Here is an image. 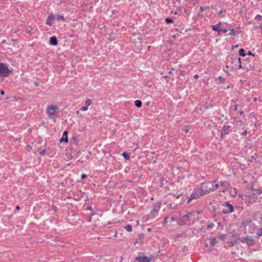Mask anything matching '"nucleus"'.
Listing matches in <instances>:
<instances>
[{"instance_id": "50", "label": "nucleus", "mask_w": 262, "mask_h": 262, "mask_svg": "<svg viewBox=\"0 0 262 262\" xmlns=\"http://www.w3.org/2000/svg\"><path fill=\"white\" fill-rule=\"evenodd\" d=\"M16 208L17 210H19V207L18 206H17Z\"/></svg>"}, {"instance_id": "1", "label": "nucleus", "mask_w": 262, "mask_h": 262, "mask_svg": "<svg viewBox=\"0 0 262 262\" xmlns=\"http://www.w3.org/2000/svg\"><path fill=\"white\" fill-rule=\"evenodd\" d=\"M200 212L196 211H192L183 215L178 220V224L180 226H190L199 219Z\"/></svg>"}, {"instance_id": "40", "label": "nucleus", "mask_w": 262, "mask_h": 262, "mask_svg": "<svg viewBox=\"0 0 262 262\" xmlns=\"http://www.w3.org/2000/svg\"><path fill=\"white\" fill-rule=\"evenodd\" d=\"M171 221L174 222V221H176V219L172 216L171 217Z\"/></svg>"}, {"instance_id": "9", "label": "nucleus", "mask_w": 262, "mask_h": 262, "mask_svg": "<svg viewBox=\"0 0 262 262\" xmlns=\"http://www.w3.org/2000/svg\"><path fill=\"white\" fill-rule=\"evenodd\" d=\"M203 195H201V194H200V192H199V191H198V189H196L194 191L193 193L191 194V197L189 198L188 200V203H189L190 202V201L193 199H196L198 198H199L200 196Z\"/></svg>"}, {"instance_id": "31", "label": "nucleus", "mask_w": 262, "mask_h": 262, "mask_svg": "<svg viewBox=\"0 0 262 262\" xmlns=\"http://www.w3.org/2000/svg\"><path fill=\"white\" fill-rule=\"evenodd\" d=\"M88 109V106H83L80 107V110L83 111H86Z\"/></svg>"}, {"instance_id": "32", "label": "nucleus", "mask_w": 262, "mask_h": 262, "mask_svg": "<svg viewBox=\"0 0 262 262\" xmlns=\"http://www.w3.org/2000/svg\"><path fill=\"white\" fill-rule=\"evenodd\" d=\"M261 16L260 15H257L255 18L256 20H260L261 19Z\"/></svg>"}, {"instance_id": "48", "label": "nucleus", "mask_w": 262, "mask_h": 262, "mask_svg": "<svg viewBox=\"0 0 262 262\" xmlns=\"http://www.w3.org/2000/svg\"><path fill=\"white\" fill-rule=\"evenodd\" d=\"M86 210H91V207H88Z\"/></svg>"}, {"instance_id": "7", "label": "nucleus", "mask_w": 262, "mask_h": 262, "mask_svg": "<svg viewBox=\"0 0 262 262\" xmlns=\"http://www.w3.org/2000/svg\"><path fill=\"white\" fill-rule=\"evenodd\" d=\"M242 225L245 226V230L248 231V232L249 233H253V230H251L248 229L249 227H251L253 228V227H254V224L252 223L251 220H248L244 221L242 223Z\"/></svg>"}, {"instance_id": "47", "label": "nucleus", "mask_w": 262, "mask_h": 262, "mask_svg": "<svg viewBox=\"0 0 262 262\" xmlns=\"http://www.w3.org/2000/svg\"><path fill=\"white\" fill-rule=\"evenodd\" d=\"M34 85L35 86H37L38 85V83L37 82H34Z\"/></svg>"}, {"instance_id": "14", "label": "nucleus", "mask_w": 262, "mask_h": 262, "mask_svg": "<svg viewBox=\"0 0 262 262\" xmlns=\"http://www.w3.org/2000/svg\"><path fill=\"white\" fill-rule=\"evenodd\" d=\"M58 43L57 39L56 36H53L50 38V44L53 46H56Z\"/></svg>"}, {"instance_id": "26", "label": "nucleus", "mask_w": 262, "mask_h": 262, "mask_svg": "<svg viewBox=\"0 0 262 262\" xmlns=\"http://www.w3.org/2000/svg\"><path fill=\"white\" fill-rule=\"evenodd\" d=\"M122 156L126 159H128L129 158V156L128 154L126 152H125V151L123 152Z\"/></svg>"}, {"instance_id": "35", "label": "nucleus", "mask_w": 262, "mask_h": 262, "mask_svg": "<svg viewBox=\"0 0 262 262\" xmlns=\"http://www.w3.org/2000/svg\"><path fill=\"white\" fill-rule=\"evenodd\" d=\"M168 216H166L164 218V222L165 224H167L168 223Z\"/></svg>"}, {"instance_id": "57", "label": "nucleus", "mask_w": 262, "mask_h": 262, "mask_svg": "<svg viewBox=\"0 0 262 262\" xmlns=\"http://www.w3.org/2000/svg\"><path fill=\"white\" fill-rule=\"evenodd\" d=\"M169 74H172V72H169Z\"/></svg>"}, {"instance_id": "37", "label": "nucleus", "mask_w": 262, "mask_h": 262, "mask_svg": "<svg viewBox=\"0 0 262 262\" xmlns=\"http://www.w3.org/2000/svg\"><path fill=\"white\" fill-rule=\"evenodd\" d=\"M27 149L29 151L31 150L32 149V147L30 145H27Z\"/></svg>"}, {"instance_id": "29", "label": "nucleus", "mask_w": 262, "mask_h": 262, "mask_svg": "<svg viewBox=\"0 0 262 262\" xmlns=\"http://www.w3.org/2000/svg\"><path fill=\"white\" fill-rule=\"evenodd\" d=\"M165 21L167 23V24H169V23H173V20L171 18H166L165 19Z\"/></svg>"}, {"instance_id": "8", "label": "nucleus", "mask_w": 262, "mask_h": 262, "mask_svg": "<svg viewBox=\"0 0 262 262\" xmlns=\"http://www.w3.org/2000/svg\"><path fill=\"white\" fill-rule=\"evenodd\" d=\"M162 203L161 202H157L154 206L153 209L151 211L152 217H155L158 214V211L160 210Z\"/></svg>"}, {"instance_id": "30", "label": "nucleus", "mask_w": 262, "mask_h": 262, "mask_svg": "<svg viewBox=\"0 0 262 262\" xmlns=\"http://www.w3.org/2000/svg\"><path fill=\"white\" fill-rule=\"evenodd\" d=\"M209 8V7H201L200 8V9L202 11H206L207 10H208Z\"/></svg>"}, {"instance_id": "56", "label": "nucleus", "mask_w": 262, "mask_h": 262, "mask_svg": "<svg viewBox=\"0 0 262 262\" xmlns=\"http://www.w3.org/2000/svg\"><path fill=\"white\" fill-rule=\"evenodd\" d=\"M148 231H150V228H149V229H148Z\"/></svg>"}, {"instance_id": "12", "label": "nucleus", "mask_w": 262, "mask_h": 262, "mask_svg": "<svg viewBox=\"0 0 262 262\" xmlns=\"http://www.w3.org/2000/svg\"><path fill=\"white\" fill-rule=\"evenodd\" d=\"M221 23L220 22L215 25H212V28L213 30L217 31L219 34H220L222 32V29L221 28Z\"/></svg>"}, {"instance_id": "38", "label": "nucleus", "mask_w": 262, "mask_h": 262, "mask_svg": "<svg viewBox=\"0 0 262 262\" xmlns=\"http://www.w3.org/2000/svg\"><path fill=\"white\" fill-rule=\"evenodd\" d=\"M52 210H54V211H56V209H57V208H56V206H55L53 205V206H52Z\"/></svg>"}, {"instance_id": "17", "label": "nucleus", "mask_w": 262, "mask_h": 262, "mask_svg": "<svg viewBox=\"0 0 262 262\" xmlns=\"http://www.w3.org/2000/svg\"><path fill=\"white\" fill-rule=\"evenodd\" d=\"M68 132L64 131L63 133L62 138L60 139V142H62V141H65L66 142H68Z\"/></svg>"}, {"instance_id": "11", "label": "nucleus", "mask_w": 262, "mask_h": 262, "mask_svg": "<svg viewBox=\"0 0 262 262\" xmlns=\"http://www.w3.org/2000/svg\"><path fill=\"white\" fill-rule=\"evenodd\" d=\"M55 19V17L53 14H50L47 18L46 20V24L49 26H51L52 25L53 21Z\"/></svg>"}, {"instance_id": "28", "label": "nucleus", "mask_w": 262, "mask_h": 262, "mask_svg": "<svg viewBox=\"0 0 262 262\" xmlns=\"http://www.w3.org/2000/svg\"><path fill=\"white\" fill-rule=\"evenodd\" d=\"M234 59L236 60L239 63V68H240V69L242 68L241 58H235Z\"/></svg>"}, {"instance_id": "13", "label": "nucleus", "mask_w": 262, "mask_h": 262, "mask_svg": "<svg viewBox=\"0 0 262 262\" xmlns=\"http://www.w3.org/2000/svg\"><path fill=\"white\" fill-rule=\"evenodd\" d=\"M135 261L138 262H149V259L147 257L143 256V257H137L135 258Z\"/></svg>"}, {"instance_id": "36", "label": "nucleus", "mask_w": 262, "mask_h": 262, "mask_svg": "<svg viewBox=\"0 0 262 262\" xmlns=\"http://www.w3.org/2000/svg\"><path fill=\"white\" fill-rule=\"evenodd\" d=\"M219 79L220 82H223L225 80V79L221 76L219 77Z\"/></svg>"}, {"instance_id": "27", "label": "nucleus", "mask_w": 262, "mask_h": 262, "mask_svg": "<svg viewBox=\"0 0 262 262\" xmlns=\"http://www.w3.org/2000/svg\"><path fill=\"white\" fill-rule=\"evenodd\" d=\"M214 225L213 223H208V224L207 225V228L208 229H212L213 227H214Z\"/></svg>"}, {"instance_id": "24", "label": "nucleus", "mask_w": 262, "mask_h": 262, "mask_svg": "<svg viewBox=\"0 0 262 262\" xmlns=\"http://www.w3.org/2000/svg\"><path fill=\"white\" fill-rule=\"evenodd\" d=\"M124 228L127 231L129 232L132 230V227L130 225H127Z\"/></svg>"}, {"instance_id": "18", "label": "nucleus", "mask_w": 262, "mask_h": 262, "mask_svg": "<svg viewBox=\"0 0 262 262\" xmlns=\"http://www.w3.org/2000/svg\"><path fill=\"white\" fill-rule=\"evenodd\" d=\"M230 194L232 196H236L237 194L236 189L235 188H231L230 189Z\"/></svg>"}, {"instance_id": "2", "label": "nucleus", "mask_w": 262, "mask_h": 262, "mask_svg": "<svg viewBox=\"0 0 262 262\" xmlns=\"http://www.w3.org/2000/svg\"><path fill=\"white\" fill-rule=\"evenodd\" d=\"M214 183L210 182L203 183L201 188H198V191L201 195H205L214 191Z\"/></svg>"}, {"instance_id": "3", "label": "nucleus", "mask_w": 262, "mask_h": 262, "mask_svg": "<svg viewBox=\"0 0 262 262\" xmlns=\"http://www.w3.org/2000/svg\"><path fill=\"white\" fill-rule=\"evenodd\" d=\"M58 112V107L56 105H50L46 107V113L48 117L55 121V117Z\"/></svg>"}, {"instance_id": "22", "label": "nucleus", "mask_w": 262, "mask_h": 262, "mask_svg": "<svg viewBox=\"0 0 262 262\" xmlns=\"http://www.w3.org/2000/svg\"><path fill=\"white\" fill-rule=\"evenodd\" d=\"M245 50L243 49H241L239 50V55L243 57H245L246 56V54L244 53Z\"/></svg>"}, {"instance_id": "53", "label": "nucleus", "mask_w": 262, "mask_h": 262, "mask_svg": "<svg viewBox=\"0 0 262 262\" xmlns=\"http://www.w3.org/2000/svg\"><path fill=\"white\" fill-rule=\"evenodd\" d=\"M76 114H79V111H76Z\"/></svg>"}, {"instance_id": "16", "label": "nucleus", "mask_w": 262, "mask_h": 262, "mask_svg": "<svg viewBox=\"0 0 262 262\" xmlns=\"http://www.w3.org/2000/svg\"><path fill=\"white\" fill-rule=\"evenodd\" d=\"M216 243L217 241L215 238H212L210 239V244L211 246L209 248V251L212 250L213 247Z\"/></svg>"}, {"instance_id": "6", "label": "nucleus", "mask_w": 262, "mask_h": 262, "mask_svg": "<svg viewBox=\"0 0 262 262\" xmlns=\"http://www.w3.org/2000/svg\"><path fill=\"white\" fill-rule=\"evenodd\" d=\"M224 208L222 212L224 214H228L234 211L233 206L230 204L228 202H226L224 204Z\"/></svg>"}, {"instance_id": "49", "label": "nucleus", "mask_w": 262, "mask_h": 262, "mask_svg": "<svg viewBox=\"0 0 262 262\" xmlns=\"http://www.w3.org/2000/svg\"><path fill=\"white\" fill-rule=\"evenodd\" d=\"M91 221V217H90V218H89V220H88V222H90Z\"/></svg>"}, {"instance_id": "19", "label": "nucleus", "mask_w": 262, "mask_h": 262, "mask_svg": "<svg viewBox=\"0 0 262 262\" xmlns=\"http://www.w3.org/2000/svg\"><path fill=\"white\" fill-rule=\"evenodd\" d=\"M135 105L137 107H140L142 105V102L140 100H136L135 102Z\"/></svg>"}, {"instance_id": "10", "label": "nucleus", "mask_w": 262, "mask_h": 262, "mask_svg": "<svg viewBox=\"0 0 262 262\" xmlns=\"http://www.w3.org/2000/svg\"><path fill=\"white\" fill-rule=\"evenodd\" d=\"M220 187H222V191L223 192H225L226 190L229 189L230 184L226 181H221L220 182Z\"/></svg>"}, {"instance_id": "43", "label": "nucleus", "mask_w": 262, "mask_h": 262, "mask_svg": "<svg viewBox=\"0 0 262 262\" xmlns=\"http://www.w3.org/2000/svg\"><path fill=\"white\" fill-rule=\"evenodd\" d=\"M0 93L1 94V95H4L5 94V92L3 90L2 91H0Z\"/></svg>"}, {"instance_id": "15", "label": "nucleus", "mask_w": 262, "mask_h": 262, "mask_svg": "<svg viewBox=\"0 0 262 262\" xmlns=\"http://www.w3.org/2000/svg\"><path fill=\"white\" fill-rule=\"evenodd\" d=\"M230 128L229 125H224L223 127V132L221 133V137L222 138H223V136L225 134H227L228 133V131Z\"/></svg>"}, {"instance_id": "39", "label": "nucleus", "mask_w": 262, "mask_h": 262, "mask_svg": "<svg viewBox=\"0 0 262 262\" xmlns=\"http://www.w3.org/2000/svg\"><path fill=\"white\" fill-rule=\"evenodd\" d=\"M227 32V29H222V32L226 33Z\"/></svg>"}, {"instance_id": "51", "label": "nucleus", "mask_w": 262, "mask_h": 262, "mask_svg": "<svg viewBox=\"0 0 262 262\" xmlns=\"http://www.w3.org/2000/svg\"><path fill=\"white\" fill-rule=\"evenodd\" d=\"M5 42H6V40H3L2 41V43H5Z\"/></svg>"}, {"instance_id": "34", "label": "nucleus", "mask_w": 262, "mask_h": 262, "mask_svg": "<svg viewBox=\"0 0 262 262\" xmlns=\"http://www.w3.org/2000/svg\"><path fill=\"white\" fill-rule=\"evenodd\" d=\"M46 152V149H43L39 152V154L42 156H44L45 153Z\"/></svg>"}, {"instance_id": "52", "label": "nucleus", "mask_w": 262, "mask_h": 262, "mask_svg": "<svg viewBox=\"0 0 262 262\" xmlns=\"http://www.w3.org/2000/svg\"><path fill=\"white\" fill-rule=\"evenodd\" d=\"M254 101H257V98H256V97H255V98H254Z\"/></svg>"}, {"instance_id": "46", "label": "nucleus", "mask_w": 262, "mask_h": 262, "mask_svg": "<svg viewBox=\"0 0 262 262\" xmlns=\"http://www.w3.org/2000/svg\"><path fill=\"white\" fill-rule=\"evenodd\" d=\"M198 74H195L194 76V78H195V79H197L198 78Z\"/></svg>"}, {"instance_id": "4", "label": "nucleus", "mask_w": 262, "mask_h": 262, "mask_svg": "<svg viewBox=\"0 0 262 262\" xmlns=\"http://www.w3.org/2000/svg\"><path fill=\"white\" fill-rule=\"evenodd\" d=\"M12 72L10 70L6 64L0 63V76L3 77H8Z\"/></svg>"}, {"instance_id": "20", "label": "nucleus", "mask_w": 262, "mask_h": 262, "mask_svg": "<svg viewBox=\"0 0 262 262\" xmlns=\"http://www.w3.org/2000/svg\"><path fill=\"white\" fill-rule=\"evenodd\" d=\"M256 235H257V236H262V228H259L257 230V231L256 232Z\"/></svg>"}, {"instance_id": "25", "label": "nucleus", "mask_w": 262, "mask_h": 262, "mask_svg": "<svg viewBox=\"0 0 262 262\" xmlns=\"http://www.w3.org/2000/svg\"><path fill=\"white\" fill-rule=\"evenodd\" d=\"M228 35H235V30L234 29H231L229 30V32L228 33Z\"/></svg>"}, {"instance_id": "44", "label": "nucleus", "mask_w": 262, "mask_h": 262, "mask_svg": "<svg viewBox=\"0 0 262 262\" xmlns=\"http://www.w3.org/2000/svg\"><path fill=\"white\" fill-rule=\"evenodd\" d=\"M243 135L246 136L247 135V130L244 131L243 134Z\"/></svg>"}, {"instance_id": "45", "label": "nucleus", "mask_w": 262, "mask_h": 262, "mask_svg": "<svg viewBox=\"0 0 262 262\" xmlns=\"http://www.w3.org/2000/svg\"><path fill=\"white\" fill-rule=\"evenodd\" d=\"M248 55L254 56V55L251 52H249Z\"/></svg>"}, {"instance_id": "23", "label": "nucleus", "mask_w": 262, "mask_h": 262, "mask_svg": "<svg viewBox=\"0 0 262 262\" xmlns=\"http://www.w3.org/2000/svg\"><path fill=\"white\" fill-rule=\"evenodd\" d=\"M92 103V100L90 99H88L85 101V103L88 106L91 105Z\"/></svg>"}, {"instance_id": "42", "label": "nucleus", "mask_w": 262, "mask_h": 262, "mask_svg": "<svg viewBox=\"0 0 262 262\" xmlns=\"http://www.w3.org/2000/svg\"><path fill=\"white\" fill-rule=\"evenodd\" d=\"M86 176L85 174H82L81 175V178L82 179H84V178H86Z\"/></svg>"}, {"instance_id": "21", "label": "nucleus", "mask_w": 262, "mask_h": 262, "mask_svg": "<svg viewBox=\"0 0 262 262\" xmlns=\"http://www.w3.org/2000/svg\"><path fill=\"white\" fill-rule=\"evenodd\" d=\"M216 182L217 181H214V182H213V183L215 184H214V187H214V190L219 189V186H220V185H219V183H216Z\"/></svg>"}, {"instance_id": "41", "label": "nucleus", "mask_w": 262, "mask_h": 262, "mask_svg": "<svg viewBox=\"0 0 262 262\" xmlns=\"http://www.w3.org/2000/svg\"><path fill=\"white\" fill-rule=\"evenodd\" d=\"M188 132H189V129H188V128H185V129H184V132H185V133H186H186H188Z\"/></svg>"}, {"instance_id": "54", "label": "nucleus", "mask_w": 262, "mask_h": 262, "mask_svg": "<svg viewBox=\"0 0 262 262\" xmlns=\"http://www.w3.org/2000/svg\"><path fill=\"white\" fill-rule=\"evenodd\" d=\"M167 77H167V76H165L164 77V78H165V79H167Z\"/></svg>"}, {"instance_id": "33", "label": "nucleus", "mask_w": 262, "mask_h": 262, "mask_svg": "<svg viewBox=\"0 0 262 262\" xmlns=\"http://www.w3.org/2000/svg\"><path fill=\"white\" fill-rule=\"evenodd\" d=\"M57 19H61L62 20H64V16L62 15H58L57 16Z\"/></svg>"}, {"instance_id": "5", "label": "nucleus", "mask_w": 262, "mask_h": 262, "mask_svg": "<svg viewBox=\"0 0 262 262\" xmlns=\"http://www.w3.org/2000/svg\"><path fill=\"white\" fill-rule=\"evenodd\" d=\"M238 241L243 243H245L249 246H252L254 244V239L251 236L242 237L238 238Z\"/></svg>"}, {"instance_id": "55", "label": "nucleus", "mask_w": 262, "mask_h": 262, "mask_svg": "<svg viewBox=\"0 0 262 262\" xmlns=\"http://www.w3.org/2000/svg\"><path fill=\"white\" fill-rule=\"evenodd\" d=\"M206 247H208V244H207V243H206Z\"/></svg>"}]
</instances>
